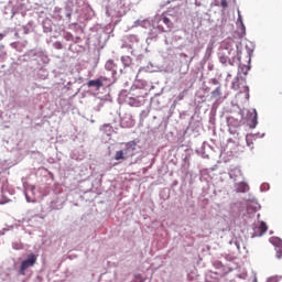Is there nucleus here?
<instances>
[{
  "instance_id": "dca6fc26",
  "label": "nucleus",
  "mask_w": 282,
  "mask_h": 282,
  "mask_svg": "<svg viewBox=\"0 0 282 282\" xmlns=\"http://www.w3.org/2000/svg\"><path fill=\"white\" fill-rule=\"evenodd\" d=\"M220 6H221V8H228V1L227 0H221Z\"/></svg>"
},
{
  "instance_id": "f257e3e1",
  "label": "nucleus",
  "mask_w": 282,
  "mask_h": 282,
  "mask_svg": "<svg viewBox=\"0 0 282 282\" xmlns=\"http://www.w3.org/2000/svg\"><path fill=\"white\" fill-rule=\"evenodd\" d=\"M237 54V51L235 48L227 46L225 48V52L219 54V62L221 65H235V55Z\"/></svg>"
},
{
  "instance_id": "39448f33",
  "label": "nucleus",
  "mask_w": 282,
  "mask_h": 282,
  "mask_svg": "<svg viewBox=\"0 0 282 282\" xmlns=\"http://www.w3.org/2000/svg\"><path fill=\"white\" fill-rule=\"evenodd\" d=\"M265 232H268V225L265 221H260L259 226L256 227V235H258V237H263Z\"/></svg>"
},
{
  "instance_id": "4468645a",
  "label": "nucleus",
  "mask_w": 282,
  "mask_h": 282,
  "mask_svg": "<svg viewBox=\"0 0 282 282\" xmlns=\"http://www.w3.org/2000/svg\"><path fill=\"white\" fill-rule=\"evenodd\" d=\"M131 107H140V101L135 100V98H130Z\"/></svg>"
},
{
  "instance_id": "423d86ee",
  "label": "nucleus",
  "mask_w": 282,
  "mask_h": 282,
  "mask_svg": "<svg viewBox=\"0 0 282 282\" xmlns=\"http://www.w3.org/2000/svg\"><path fill=\"white\" fill-rule=\"evenodd\" d=\"M87 87H95L99 91L100 87H104L102 79H91L87 83Z\"/></svg>"
},
{
  "instance_id": "6ab92c4d",
  "label": "nucleus",
  "mask_w": 282,
  "mask_h": 282,
  "mask_svg": "<svg viewBox=\"0 0 282 282\" xmlns=\"http://www.w3.org/2000/svg\"><path fill=\"white\" fill-rule=\"evenodd\" d=\"M67 17H72V13H67Z\"/></svg>"
},
{
  "instance_id": "1a4fd4ad",
  "label": "nucleus",
  "mask_w": 282,
  "mask_h": 282,
  "mask_svg": "<svg viewBox=\"0 0 282 282\" xmlns=\"http://www.w3.org/2000/svg\"><path fill=\"white\" fill-rule=\"evenodd\" d=\"M115 160L120 161V160H127V156L124 155V151H117L115 154Z\"/></svg>"
},
{
  "instance_id": "6e6552de",
  "label": "nucleus",
  "mask_w": 282,
  "mask_h": 282,
  "mask_svg": "<svg viewBox=\"0 0 282 282\" xmlns=\"http://www.w3.org/2000/svg\"><path fill=\"white\" fill-rule=\"evenodd\" d=\"M251 120L252 128L257 127V109H253L252 112L249 116Z\"/></svg>"
},
{
  "instance_id": "f3484780",
  "label": "nucleus",
  "mask_w": 282,
  "mask_h": 282,
  "mask_svg": "<svg viewBox=\"0 0 282 282\" xmlns=\"http://www.w3.org/2000/svg\"><path fill=\"white\" fill-rule=\"evenodd\" d=\"M178 100H184V94H180L177 97Z\"/></svg>"
},
{
  "instance_id": "20e7f679",
  "label": "nucleus",
  "mask_w": 282,
  "mask_h": 282,
  "mask_svg": "<svg viewBox=\"0 0 282 282\" xmlns=\"http://www.w3.org/2000/svg\"><path fill=\"white\" fill-rule=\"evenodd\" d=\"M122 144L124 145V149L121 151H123V155L126 156V159L133 158L135 152V147H138V143L135 141H129Z\"/></svg>"
},
{
  "instance_id": "a211bd4d",
  "label": "nucleus",
  "mask_w": 282,
  "mask_h": 282,
  "mask_svg": "<svg viewBox=\"0 0 282 282\" xmlns=\"http://www.w3.org/2000/svg\"><path fill=\"white\" fill-rule=\"evenodd\" d=\"M134 279H142V274H140V273L135 274Z\"/></svg>"
},
{
  "instance_id": "0eeeda50",
  "label": "nucleus",
  "mask_w": 282,
  "mask_h": 282,
  "mask_svg": "<svg viewBox=\"0 0 282 282\" xmlns=\"http://www.w3.org/2000/svg\"><path fill=\"white\" fill-rule=\"evenodd\" d=\"M105 68L107 69V72H113V69L118 68V65H116V62H113V59H109L106 62Z\"/></svg>"
},
{
  "instance_id": "9b49d317",
  "label": "nucleus",
  "mask_w": 282,
  "mask_h": 282,
  "mask_svg": "<svg viewBox=\"0 0 282 282\" xmlns=\"http://www.w3.org/2000/svg\"><path fill=\"white\" fill-rule=\"evenodd\" d=\"M121 63H123L124 67H131V57L130 56H122Z\"/></svg>"
},
{
  "instance_id": "aec40b11",
  "label": "nucleus",
  "mask_w": 282,
  "mask_h": 282,
  "mask_svg": "<svg viewBox=\"0 0 282 282\" xmlns=\"http://www.w3.org/2000/svg\"><path fill=\"white\" fill-rule=\"evenodd\" d=\"M102 78V80H106V78L105 77H101Z\"/></svg>"
},
{
  "instance_id": "f03ea898",
  "label": "nucleus",
  "mask_w": 282,
  "mask_h": 282,
  "mask_svg": "<svg viewBox=\"0 0 282 282\" xmlns=\"http://www.w3.org/2000/svg\"><path fill=\"white\" fill-rule=\"evenodd\" d=\"M156 29L161 32H171L173 30V21L166 15L162 14L156 18Z\"/></svg>"
},
{
  "instance_id": "7ed1b4c3",
  "label": "nucleus",
  "mask_w": 282,
  "mask_h": 282,
  "mask_svg": "<svg viewBox=\"0 0 282 282\" xmlns=\"http://www.w3.org/2000/svg\"><path fill=\"white\" fill-rule=\"evenodd\" d=\"M36 263V254L31 253L29 254L28 259L22 261L21 265H20V274L22 276H25V271L28 270V268H34Z\"/></svg>"
},
{
  "instance_id": "ddd939ff",
  "label": "nucleus",
  "mask_w": 282,
  "mask_h": 282,
  "mask_svg": "<svg viewBox=\"0 0 282 282\" xmlns=\"http://www.w3.org/2000/svg\"><path fill=\"white\" fill-rule=\"evenodd\" d=\"M212 96L214 98H219V96H221V88L220 87H217L213 93H212Z\"/></svg>"
},
{
  "instance_id": "9d476101",
  "label": "nucleus",
  "mask_w": 282,
  "mask_h": 282,
  "mask_svg": "<svg viewBox=\"0 0 282 282\" xmlns=\"http://www.w3.org/2000/svg\"><path fill=\"white\" fill-rule=\"evenodd\" d=\"M248 191V184L240 183L237 186V193H246Z\"/></svg>"
},
{
  "instance_id": "2eb2a0df",
  "label": "nucleus",
  "mask_w": 282,
  "mask_h": 282,
  "mask_svg": "<svg viewBox=\"0 0 282 282\" xmlns=\"http://www.w3.org/2000/svg\"><path fill=\"white\" fill-rule=\"evenodd\" d=\"M275 252H276L275 254L276 259H282V247L275 248Z\"/></svg>"
},
{
  "instance_id": "f8f14e48",
  "label": "nucleus",
  "mask_w": 282,
  "mask_h": 282,
  "mask_svg": "<svg viewBox=\"0 0 282 282\" xmlns=\"http://www.w3.org/2000/svg\"><path fill=\"white\" fill-rule=\"evenodd\" d=\"M270 242L275 246V248H281L282 247V240L280 238H271Z\"/></svg>"
}]
</instances>
